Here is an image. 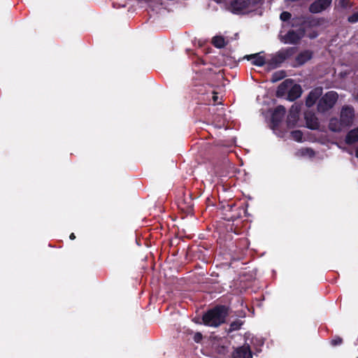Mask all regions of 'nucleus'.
Wrapping results in <instances>:
<instances>
[{"mask_svg": "<svg viewBox=\"0 0 358 358\" xmlns=\"http://www.w3.org/2000/svg\"><path fill=\"white\" fill-rule=\"evenodd\" d=\"M227 308L224 306H216L210 310L203 316L205 325L217 327L225 322L228 314Z\"/></svg>", "mask_w": 358, "mask_h": 358, "instance_id": "f257e3e1", "label": "nucleus"}, {"mask_svg": "<svg viewBox=\"0 0 358 358\" xmlns=\"http://www.w3.org/2000/svg\"><path fill=\"white\" fill-rule=\"evenodd\" d=\"M285 93H287V99L289 101H294L301 95V87L299 85H292V81L287 79L278 86L277 95L282 96Z\"/></svg>", "mask_w": 358, "mask_h": 358, "instance_id": "f03ea898", "label": "nucleus"}, {"mask_svg": "<svg viewBox=\"0 0 358 358\" xmlns=\"http://www.w3.org/2000/svg\"><path fill=\"white\" fill-rule=\"evenodd\" d=\"M295 48L281 49L266 62V69L268 70H273L278 68L285 59L292 57L295 53Z\"/></svg>", "mask_w": 358, "mask_h": 358, "instance_id": "7ed1b4c3", "label": "nucleus"}, {"mask_svg": "<svg viewBox=\"0 0 358 358\" xmlns=\"http://www.w3.org/2000/svg\"><path fill=\"white\" fill-rule=\"evenodd\" d=\"M338 99V94L336 92L330 91L326 93L319 100L317 110L321 113H324L332 108Z\"/></svg>", "mask_w": 358, "mask_h": 358, "instance_id": "20e7f679", "label": "nucleus"}, {"mask_svg": "<svg viewBox=\"0 0 358 358\" xmlns=\"http://www.w3.org/2000/svg\"><path fill=\"white\" fill-rule=\"evenodd\" d=\"M305 35V29L299 27L296 30L289 31L284 36L282 41L285 43L296 44Z\"/></svg>", "mask_w": 358, "mask_h": 358, "instance_id": "39448f33", "label": "nucleus"}, {"mask_svg": "<svg viewBox=\"0 0 358 358\" xmlns=\"http://www.w3.org/2000/svg\"><path fill=\"white\" fill-rule=\"evenodd\" d=\"M326 22L324 17H308L306 20L292 19V25L294 27L297 22L302 23V28L305 29L306 27H315L322 25Z\"/></svg>", "mask_w": 358, "mask_h": 358, "instance_id": "423d86ee", "label": "nucleus"}, {"mask_svg": "<svg viewBox=\"0 0 358 358\" xmlns=\"http://www.w3.org/2000/svg\"><path fill=\"white\" fill-rule=\"evenodd\" d=\"M332 3V0H315L309 6V11L311 13H320L329 8Z\"/></svg>", "mask_w": 358, "mask_h": 358, "instance_id": "0eeeda50", "label": "nucleus"}, {"mask_svg": "<svg viewBox=\"0 0 358 358\" xmlns=\"http://www.w3.org/2000/svg\"><path fill=\"white\" fill-rule=\"evenodd\" d=\"M355 117V110L353 107L350 106H344L341 110L340 118L342 122L347 127H350Z\"/></svg>", "mask_w": 358, "mask_h": 358, "instance_id": "6e6552de", "label": "nucleus"}, {"mask_svg": "<svg viewBox=\"0 0 358 358\" xmlns=\"http://www.w3.org/2000/svg\"><path fill=\"white\" fill-rule=\"evenodd\" d=\"M232 358H252V354L249 345H243L234 350Z\"/></svg>", "mask_w": 358, "mask_h": 358, "instance_id": "1a4fd4ad", "label": "nucleus"}, {"mask_svg": "<svg viewBox=\"0 0 358 358\" xmlns=\"http://www.w3.org/2000/svg\"><path fill=\"white\" fill-rule=\"evenodd\" d=\"M322 94V87H317L314 90H311L310 93L308 94L306 100V104L308 107L313 106L317 100L321 96Z\"/></svg>", "mask_w": 358, "mask_h": 358, "instance_id": "9d476101", "label": "nucleus"}, {"mask_svg": "<svg viewBox=\"0 0 358 358\" xmlns=\"http://www.w3.org/2000/svg\"><path fill=\"white\" fill-rule=\"evenodd\" d=\"M305 120L308 128L313 130L319 129L320 122L314 113L306 112L305 113Z\"/></svg>", "mask_w": 358, "mask_h": 358, "instance_id": "9b49d317", "label": "nucleus"}, {"mask_svg": "<svg viewBox=\"0 0 358 358\" xmlns=\"http://www.w3.org/2000/svg\"><path fill=\"white\" fill-rule=\"evenodd\" d=\"M285 112V108L282 106H278L275 108L271 115V122L274 126H277L282 121Z\"/></svg>", "mask_w": 358, "mask_h": 358, "instance_id": "f8f14e48", "label": "nucleus"}, {"mask_svg": "<svg viewBox=\"0 0 358 358\" xmlns=\"http://www.w3.org/2000/svg\"><path fill=\"white\" fill-rule=\"evenodd\" d=\"M250 5V0H234L231 2V6L234 13H238Z\"/></svg>", "mask_w": 358, "mask_h": 358, "instance_id": "ddd939ff", "label": "nucleus"}, {"mask_svg": "<svg viewBox=\"0 0 358 358\" xmlns=\"http://www.w3.org/2000/svg\"><path fill=\"white\" fill-rule=\"evenodd\" d=\"M262 54L263 52H261L259 53L247 55L245 58H247L248 60L251 61L253 65L262 66L265 64L266 65V61Z\"/></svg>", "mask_w": 358, "mask_h": 358, "instance_id": "4468645a", "label": "nucleus"}, {"mask_svg": "<svg viewBox=\"0 0 358 358\" xmlns=\"http://www.w3.org/2000/svg\"><path fill=\"white\" fill-rule=\"evenodd\" d=\"M347 127L344 125L342 120L337 117H332L329 120V129L334 132H341L343 129Z\"/></svg>", "mask_w": 358, "mask_h": 358, "instance_id": "2eb2a0df", "label": "nucleus"}, {"mask_svg": "<svg viewBox=\"0 0 358 358\" xmlns=\"http://www.w3.org/2000/svg\"><path fill=\"white\" fill-rule=\"evenodd\" d=\"M345 143L352 145L358 141V127L350 130L345 136Z\"/></svg>", "mask_w": 358, "mask_h": 358, "instance_id": "dca6fc26", "label": "nucleus"}, {"mask_svg": "<svg viewBox=\"0 0 358 358\" xmlns=\"http://www.w3.org/2000/svg\"><path fill=\"white\" fill-rule=\"evenodd\" d=\"M299 112V108L298 106H292L289 110V113L287 117L288 124H290L292 122L293 124H295L298 119V113Z\"/></svg>", "mask_w": 358, "mask_h": 358, "instance_id": "f3484780", "label": "nucleus"}, {"mask_svg": "<svg viewBox=\"0 0 358 358\" xmlns=\"http://www.w3.org/2000/svg\"><path fill=\"white\" fill-rule=\"evenodd\" d=\"M312 57V52L309 50L301 52L296 57V61L299 64H303Z\"/></svg>", "mask_w": 358, "mask_h": 358, "instance_id": "a211bd4d", "label": "nucleus"}, {"mask_svg": "<svg viewBox=\"0 0 358 358\" xmlns=\"http://www.w3.org/2000/svg\"><path fill=\"white\" fill-rule=\"evenodd\" d=\"M212 43L215 47L218 48H224L226 45L224 37L221 36H216L213 38Z\"/></svg>", "mask_w": 358, "mask_h": 358, "instance_id": "6ab92c4d", "label": "nucleus"}, {"mask_svg": "<svg viewBox=\"0 0 358 358\" xmlns=\"http://www.w3.org/2000/svg\"><path fill=\"white\" fill-rule=\"evenodd\" d=\"M298 154L301 156H307L309 157H313L315 155L314 151L310 148H302L298 151Z\"/></svg>", "mask_w": 358, "mask_h": 358, "instance_id": "aec40b11", "label": "nucleus"}, {"mask_svg": "<svg viewBox=\"0 0 358 358\" xmlns=\"http://www.w3.org/2000/svg\"><path fill=\"white\" fill-rule=\"evenodd\" d=\"M285 72L283 71H276L272 75L271 80L275 83L285 77Z\"/></svg>", "mask_w": 358, "mask_h": 358, "instance_id": "412c9836", "label": "nucleus"}, {"mask_svg": "<svg viewBox=\"0 0 358 358\" xmlns=\"http://www.w3.org/2000/svg\"><path fill=\"white\" fill-rule=\"evenodd\" d=\"M337 6L347 10L352 8V3L348 0H338Z\"/></svg>", "mask_w": 358, "mask_h": 358, "instance_id": "4be33fe9", "label": "nucleus"}, {"mask_svg": "<svg viewBox=\"0 0 358 358\" xmlns=\"http://www.w3.org/2000/svg\"><path fill=\"white\" fill-rule=\"evenodd\" d=\"M292 138L298 142H301L303 139V133L299 130H295L291 132Z\"/></svg>", "mask_w": 358, "mask_h": 358, "instance_id": "5701e85b", "label": "nucleus"}, {"mask_svg": "<svg viewBox=\"0 0 358 358\" xmlns=\"http://www.w3.org/2000/svg\"><path fill=\"white\" fill-rule=\"evenodd\" d=\"M243 322L241 320H236L231 323L229 327V331H236L241 329Z\"/></svg>", "mask_w": 358, "mask_h": 358, "instance_id": "b1692460", "label": "nucleus"}, {"mask_svg": "<svg viewBox=\"0 0 358 358\" xmlns=\"http://www.w3.org/2000/svg\"><path fill=\"white\" fill-rule=\"evenodd\" d=\"M348 21L352 24L357 23L358 22V11L350 15L348 17Z\"/></svg>", "mask_w": 358, "mask_h": 358, "instance_id": "393cba45", "label": "nucleus"}, {"mask_svg": "<svg viewBox=\"0 0 358 358\" xmlns=\"http://www.w3.org/2000/svg\"><path fill=\"white\" fill-rule=\"evenodd\" d=\"M291 16L292 15L289 12L284 11L280 14V18L282 21L286 22V21H288L291 18Z\"/></svg>", "mask_w": 358, "mask_h": 358, "instance_id": "a878e982", "label": "nucleus"}, {"mask_svg": "<svg viewBox=\"0 0 358 358\" xmlns=\"http://www.w3.org/2000/svg\"><path fill=\"white\" fill-rule=\"evenodd\" d=\"M341 343H342V339L339 337H336L331 341V345H334V346L340 345Z\"/></svg>", "mask_w": 358, "mask_h": 358, "instance_id": "bb28decb", "label": "nucleus"}, {"mask_svg": "<svg viewBox=\"0 0 358 358\" xmlns=\"http://www.w3.org/2000/svg\"><path fill=\"white\" fill-rule=\"evenodd\" d=\"M202 339V334L201 333H196L194 336V341L196 343H199Z\"/></svg>", "mask_w": 358, "mask_h": 358, "instance_id": "cd10ccee", "label": "nucleus"}, {"mask_svg": "<svg viewBox=\"0 0 358 358\" xmlns=\"http://www.w3.org/2000/svg\"><path fill=\"white\" fill-rule=\"evenodd\" d=\"M317 36H318V33L315 31H313L311 33L308 34V36L311 39L315 38L316 37H317Z\"/></svg>", "mask_w": 358, "mask_h": 358, "instance_id": "c85d7f7f", "label": "nucleus"}, {"mask_svg": "<svg viewBox=\"0 0 358 358\" xmlns=\"http://www.w3.org/2000/svg\"><path fill=\"white\" fill-rule=\"evenodd\" d=\"M69 238L71 240H74L76 238V236L73 233H72V234H71Z\"/></svg>", "mask_w": 358, "mask_h": 358, "instance_id": "c756f323", "label": "nucleus"}, {"mask_svg": "<svg viewBox=\"0 0 358 358\" xmlns=\"http://www.w3.org/2000/svg\"><path fill=\"white\" fill-rule=\"evenodd\" d=\"M356 99L358 101V93L356 95Z\"/></svg>", "mask_w": 358, "mask_h": 358, "instance_id": "7c9ffc66", "label": "nucleus"}, {"mask_svg": "<svg viewBox=\"0 0 358 358\" xmlns=\"http://www.w3.org/2000/svg\"><path fill=\"white\" fill-rule=\"evenodd\" d=\"M358 358V357H357Z\"/></svg>", "mask_w": 358, "mask_h": 358, "instance_id": "2f4dec72", "label": "nucleus"}]
</instances>
